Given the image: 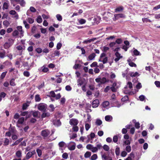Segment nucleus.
<instances>
[{
    "mask_svg": "<svg viewBox=\"0 0 160 160\" xmlns=\"http://www.w3.org/2000/svg\"><path fill=\"white\" fill-rule=\"evenodd\" d=\"M50 132L48 129H45L42 130L41 132L40 135L43 139L47 138L49 136Z\"/></svg>",
    "mask_w": 160,
    "mask_h": 160,
    "instance_id": "nucleus-1",
    "label": "nucleus"
},
{
    "mask_svg": "<svg viewBox=\"0 0 160 160\" xmlns=\"http://www.w3.org/2000/svg\"><path fill=\"white\" fill-rule=\"evenodd\" d=\"M47 108V105L43 103H39L38 106V109L42 112H45Z\"/></svg>",
    "mask_w": 160,
    "mask_h": 160,
    "instance_id": "nucleus-2",
    "label": "nucleus"
},
{
    "mask_svg": "<svg viewBox=\"0 0 160 160\" xmlns=\"http://www.w3.org/2000/svg\"><path fill=\"white\" fill-rule=\"evenodd\" d=\"M78 123V120L76 118H72L69 121V123L71 125L77 126Z\"/></svg>",
    "mask_w": 160,
    "mask_h": 160,
    "instance_id": "nucleus-3",
    "label": "nucleus"
},
{
    "mask_svg": "<svg viewBox=\"0 0 160 160\" xmlns=\"http://www.w3.org/2000/svg\"><path fill=\"white\" fill-rule=\"evenodd\" d=\"M35 154H36V152L35 150L32 151H29L27 153L25 157L27 158V159H29Z\"/></svg>",
    "mask_w": 160,
    "mask_h": 160,
    "instance_id": "nucleus-4",
    "label": "nucleus"
},
{
    "mask_svg": "<svg viewBox=\"0 0 160 160\" xmlns=\"http://www.w3.org/2000/svg\"><path fill=\"white\" fill-rule=\"evenodd\" d=\"M99 104V101L98 99L93 100L92 103V107L93 108L97 107Z\"/></svg>",
    "mask_w": 160,
    "mask_h": 160,
    "instance_id": "nucleus-5",
    "label": "nucleus"
},
{
    "mask_svg": "<svg viewBox=\"0 0 160 160\" xmlns=\"http://www.w3.org/2000/svg\"><path fill=\"white\" fill-rule=\"evenodd\" d=\"M16 28L18 32H20V37H23L24 36V32L22 30V27L21 26H18Z\"/></svg>",
    "mask_w": 160,
    "mask_h": 160,
    "instance_id": "nucleus-6",
    "label": "nucleus"
},
{
    "mask_svg": "<svg viewBox=\"0 0 160 160\" xmlns=\"http://www.w3.org/2000/svg\"><path fill=\"white\" fill-rule=\"evenodd\" d=\"M114 17V18L113 19V20L114 21L120 18H124L125 17V16L123 14L119 13L118 14H115Z\"/></svg>",
    "mask_w": 160,
    "mask_h": 160,
    "instance_id": "nucleus-7",
    "label": "nucleus"
},
{
    "mask_svg": "<svg viewBox=\"0 0 160 160\" xmlns=\"http://www.w3.org/2000/svg\"><path fill=\"white\" fill-rule=\"evenodd\" d=\"M53 124L57 127H59L61 125V122L59 119H55L53 121Z\"/></svg>",
    "mask_w": 160,
    "mask_h": 160,
    "instance_id": "nucleus-8",
    "label": "nucleus"
},
{
    "mask_svg": "<svg viewBox=\"0 0 160 160\" xmlns=\"http://www.w3.org/2000/svg\"><path fill=\"white\" fill-rule=\"evenodd\" d=\"M15 156L18 158H21L22 156L21 151L20 150L17 151L15 153Z\"/></svg>",
    "mask_w": 160,
    "mask_h": 160,
    "instance_id": "nucleus-9",
    "label": "nucleus"
},
{
    "mask_svg": "<svg viewBox=\"0 0 160 160\" xmlns=\"http://www.w3.org/2000/svg\"><path fill=\"white\" fill-rule=\"evenodd\" d=\"M102 158H103L104 160H112L111 157L107 156L105 153L102 155Z\"/></svg>",
    "mask_w": 160,
    "mask_h": 160,
    "instance_id": "nucleus-10",
    "label": "nucleus"
},
{
    "mask_svg": "<svg viewBox=\"0 0 160 160\" xmlns=\"http://www.w3.org/2000/svg\"><path fill=\"white\" fill-rule=\"evenodd\" d=\"M124 9V8L122 6H120L119 7L115 9V12H122Z\"/></svg>",
    "mask_w": 160,
    "mask_h": 160,
    "instance_id": "nucleus-11",
    "label": "nucleus"
},
{
    "mask_svg": "<svg viewBox=\"0 0 160 160\" xmlns=\"http://www.w3.org/2000/svg\"><path fill=\"white\" fill-rule=\"evenodd\" d=\"M50 113L49 112H43L41 115V118H42L46 117H48L50 116Z\"/></svg>",
    "mask_w": 160,
    "mask_h": 160,
    "instance_id": "nucleus-12",
    "label": "nucleus"
},
{
    "mask_svg": "<svg viewBox=\"0 0 160 160\" xmlns=\"http://www.w3.org/2000/svg\"><path fill=\"white\" fill-rule=\"evenodd\" d=\"M129 74L131 77H135L139 75V74L137 72H136L135 73H134L133 72H130L129 73Z\"/></svg>",
    "mask_w": 160,
    "mask_h": 160,
    "instance_id": "nucleus-13",
    "label": "nucleus"
},
{
    "mask_svg": "<svg viewBox=\"0 0 160 160\" xmlns=\"http://www.w3.org/2000/svg\"><path fill=\"white\" fill-rule=\"evenodd\" d=\"M38 111H31L30 113L32 114L34 117H37L38 116Z\"/></svg>",
    "mask_w": 160,
    "mask_h": 160,
    "instance_id": "nucleus-14",
    "label": "nucleus"
},
{
    "mask_svg": "<svg viewBox=\"0 0 160 160\" xmlns=\"http://www.w3.org/2000/svg\"><path fill=\"white\" fill-rule=\"evenodd\" d=\"M96 39V38H92V39H90L88 40H85V41H83V42L82 43H83L87 44L88 43H90V42H92L94 41Z\"/></svg>",
    "mask_w": 160,
    "mask_h": 160,
    "instance_id": "nucleus-15",
    "label": "nucleus"
},
{
    "mask_svg": "<svg viewBox=\"0 0 160 160\" xmlns=\"http://www.w3.org/2000/svg\"><path fill=\"white\" fill-rule=\"evenodd\" d=\"M9 144V139L7 138H5L4 139V141L3 142V145L4 146H7Z\"/></svg>",
    "mask_w": 160,
    "mask_h": 160,
    "instance_id": "nucleus-16",
    "label": "nucleus"
},
{
    "mask_svg": "<svg viewBox=\"0 0 160 160\" xmlns=\"http://www.w3.org/2000/svg\"><path fill=\"white\" fill-rule=\"evenodd\" d=\"M11 46L10 43L6 42L4 45V48L5 49H8Z\"/></svg>",
    "mask_w": 160,
    "mask_h": 160,
    "instance_id": "nucleus-17",
    "label": "nucleus"
},
{
    "mask_svg": "<svg viewBox=\"0 0 160 160\" xmlns=\"http://www.w3.org/2000/svg\"><path fill=\"white\" fill-rule=\"evenodd\" d=\"M91 155V152H89V151H87L85 153L84 155V157L85 158H89L90 157Z\"/></svg>",
    "mask_w": 160,
    "mask_h": 160,
    "instance_id": "nucleus-18",
    "label": "nucleus"
},
{
    "mask_svg": "<svg viewBox=\"0 0 160 160\" xmlns=\"http://www.w3.org/2000/svg\"><path fill=\"white\" fill-rule=\"evenodd\" d=\"M24 120V118L23 117H22L19 118L17 121V123L19 124H22L23 123Z\"/></svg>",
    "mask_w": 160,
    "mask_h": 160,
    "instance_id": "nucleus-19",
    "label": "nucleus"
},
{
    "mask_svg": "<svg viewBox=\"0 0 160 160\" xmlns=\"http://www.w3.org/2000/svg\"><path fill=\"white\" fill-rule=\"evenodd\" d=\"M96 56V55L95 53H92L90 54L88 57V59L89 60H92Z\"/></svg>",
    "mask_w": 160,
    "mask_h": 160,
    "instance_id": "nucleus-20",
    "label": "nucleus"
},
{
    "mask_svg": "<svg viewBox=\"0 0 160 160\" xmlns=\"http://www.w3.org/2000/svg\"><path fill=\"white\" fill-rule=\"evenodd\" d=\"M23 66L24 67H28V68H26L27 70H29L30 69V68L29 67L28 62H24L23 63Z\"/></svg>",
    "mask_w": 160,
    "mask_h": 160,
    "instance_id": "nucleus-21",
    "label": "nucleus"
},
{
    "mask_svg": "<svg viewBox=\"0 0 160 160\" xmlns=\"http://www.w3.org/2000/svg\"><path fill=\"white\" fill-rule=\"evenodd\" d=\"M35 101L36 102H38L40 101L41 98L39 94H37L35 96Z\"/></svg>",
    "mask_w": 160,
    "mask_h": 160,
    "instance_id": "nucleus-22",
    "label": "nucleus"
},
{
    "mask_svg": "<svg viewBox=\"0 0 160 160\" xmlns=\"http://www.w3.org/2000/svg\"><path fill=\"white\" fill-rule=\"evenodd\" d=\"M9 7V4L7 2H5L4 3L2 8L3 10L5 9H8Z\"/></svg>",
    "mask_w": 160,
    "mask_h": 160,
    "instance_id": "nucleus-23",
    "label": "nucleus"
},
{
    "mask_svg": "<svg viewBox=\"0 0 160 160\" xmlns=\"http://www.w3.org/2000/svg\"><path fill=\"white\" fill-rule=\"evenodd\" d=\"M29 106V105L27 103H25L23 104L22 109V110H24L27 108Z\"/></svg>",
    "mask_w": 160,
    "mask_h": 160,
    "instance_id": "nucleus-24",
    "label": "nucleus"
},
{
    "mask_svg": "<svg viewBox=\"0 0 160 160\" xmlns=\"http://www.w3.org/2000/svg\"><path fill=\"white\" fill-rule=\"evenodd\" d=\"M38 156L39 157H41L42 155V151L39 149H37L36 150Z\"/></svg>",
    "mask_w": 160,
    "mask_h": 160,
    "instance_id": "nucleus-25",
    "label": "nucleus"
},
{
    "mask_svg": "<svg viewBox=\"0 0 160 160\" xmlns=\"http://www.w3.org/2000/svg\"><path fill=\"white\" fill-rule=\"evenodd\" d=\"M102 148L103 149L106 151H109L110 149L108 145L106 144L104 145L102 147Z\"/></svg>",
    "mask_w": 160,
    "mask_h": 160,
    "instance_id": "nucleus-26",
    "label": "nucleus"
},
{
    "mask_svg": "<svg viewBox=\"0 0 160 160\" xmlns=\"http://www.w3.org/2000/svg\"><path fill=\"white\" fill-rule=\"evenodd\" d=\"M129 100V98L128 96H125L124 97H122L121 100L122 102H125L128 101Z\"/></svg>",
    "mask_w": 160,
    "mask_h": 160,
    "instance_id": "nucleus-27",
    "label": "nucleus"
},
{
    "mask_svg": "<svg viewBox=\"0 0 160 160\" xmlns=\"http://www.w3.org/2000/svg\"><path fill=\"white\" fill-rule=\"evenodd\" d=\"M23 23L25 25V27L27 29H28L30 28V25L29 24H28L27 22L25 21L24 20L23 21Z\"/></svg>",
    "mask_w": 160,
    "mask_h": 160,
    "instance_id": "nucleus-28",
    "label": "nucleus"
},
{
    "mask_svg": "<svg viewBox=\"0 0 160 160\" xmlns=\"http://www.w3.org/2000/svg\"><path fill=\"white\" fill-rule=\"evenodd\" d=\"M56 17L57 20L59 21H61L62 20V16L59 14H58L56 15Z\"/></svg>",
    "mask_w": 160,
    "mask_h": 160,
    "instance_id": "nucleus-29",
    "label": "nucleus"
},
{
    "mask_svg": "<svg viewBox=\"0 0 160 160\" xmlns=\"http://www.w3.org/2000/svg\"><path fill=\"white\" fill-rule=\"evenodd\" d=\"M78 86H81L84 83L83 81L80 79H79L78 80Z\"/></svg>",
    "mask_w": 160,
    "mask_h": 160,
    "instance_id": "nucleus-30",
    "label": "nucleus"
},
{
    "mask_svg": "<svg viewBox=\"0 0 160 160\" xmlns=\"http://www.w3.org/2000/svg\"><path fill=\"white\" fill-rule=\"evenodd\" d=\"M15 79L13 78L10 81V84L11 86H15L16 84L14 82Z\"/></svg>",
    "mask_w": 160,
    "mask_h": 160,
    "instance_id": "nucleus-31",
    "label": "nucleus"
},
{
    "mask_svg": "<svg viewBox=\"0 0 160 160\" xmlns=\"http://www.w3.org/2000/svg\"><path fill=\"white\" fill-rule=\"evenodd\" d=\"M108 61V58L107 57H105L103 60L102 61L101 60V59H99V62H102L103 64H105Z\"/></svg>",
    "mask_w": 160,
    "mask_h": 160,
    "instance_id": "nucleus-32",
    "label": "nucleus"
},
{
    "mask_svg": "<svg viewBox=\"0 0 160 160\" xmlns=\"http://www.w3.org/2000/svg\"><path fill=\"white\" fill-rule=\"evenodd\" d=\"M19 34V32L18 31L15 30L12 33V35L14 37H16Z\"/></svg>",
    "mask_w": 160,
    "mask_h": 160,
    "instance_id": "nucleus-33",
    "label": "nucleus"
},
{
    "mask_svg": "<svg viewBox=\"0 0 160 160\" xmlns=\"http://www.w3.org/2000/svg\"><path fill=\"white\" fill-rule=\"evenodd\" d=\"M120 148L119 147H117L115 149V153L117 156H119L120 154Z\"/></svg>",
    "mask_w": 160,
    "mask_h": 160,
    "instance_id": "nucleus-34",
    "label": "nucleus"
},
{
    "mask_svg": "<svg viewBox=\"0 0 160 160\" xmlns=\"http://www.w3.org/2000/svg\"><path fill=\"white\" fill-rule=\"evenodd\" d=\"M5 51L4 50H3L2 52H0V58H3L5 57Z\"/></svg>",
    "mask_w": 160,
    "mask_h": 160,
    "instance_id": "nucleus-35",
    "label": "nucleus"
},
{
    "mask_svg": "<svg viewBox=\"0 0 160 160\" xmlns=\"http://www.w3.org/2000/svg\"><path fill=\"white\" fill-rule=\"evenodd\" d=\"M42 19L40 16H39L36 19V21L38 23H40L42 22Z\"/></svg>",
    "mask_w": 160,
    "mask_h": 160,
    "instance_id": "nucleus-36",
    "label": "nucleus"
},
{
    "mask_svg": "<svg viewBox=\"0 0 160 160\" xmlns=\"http://www.w3.org/2000/svg\"><path fill=\"white\" fill-rule=\"evenodd\" d=\"M96 124L98 126L100 125L102 123V121L99 119H97L96 122Z\"/></svg>",
    "mask_w": 160,
    "mask_h": 160,
    "instance_id": "nucleus-37",
    "label": "nucleus"
},
{
    "mask_svg": "<svg viewBox=\"0 0 160 160\" xmlns=\"http://www.w3.org/2000/svg\"><path fill=\"white\" fill-rule=\"evenodd\" d=\"M107 82L108 81H107L105 77L102 78V79H101V84H104Z\"/></svg>",
    "mask_w": 160,
    "mask_h": 160,
    "instance_id": "nucleus-38",
    "label": "nucleus"
},
{
    "mask_svg": "<svg viewBox=\"0 0 160 160\" xmlns=\"http://www.w3.org/2000/svg\"><path fill=\"white\" fill-rule=\"evenodd\" d=\"M98 158V156L97 154H93L91 158V160H95Z\"/></svg>",
    "mask_w": 160,
    "mask_h": 160,
    "instance_id": "nucleus-39",
    "label": "nucleus"
},
{
    "mask_svg": "<svg viewBox=\"0 0 160 160\" xmlns=\"http://www.w3.org/2000/svg\"><path fill=\"white\" fill-rule=\"evenodd\" d=\"M7 72L6 71L2 73L0 77V78L1 79H3L5 77Z\"/></svg>",
    "mask_w": 160,
    "mask_h": 160,
    "instance_id": "nucleus-40",
    "label": "nucleus"
},
{
    "mask_svg": "<svg viewBox=\"0 0 160 160\" xmlns=\"http://www.w3.org/2000/svg\"><path fill=\"white\" fill-rule=\"evenodd\" d=\"M28 22L30 24H32L34 22V19L31 18H28L27 19Z\"/></svg>",
    "mask_w": 160,
    "mask_h": 160,
    "instance_id": "nucleus-41",
    "label": "nucleus"
},
{
    "mask_svg": "<svg viewBox=\"0 0 160 160\" xmlns=\"http://www.w3.org/2000/svg\"><path fill=\"white\" fill-rule=\"evenodd\" d=\"M97 144H96V147L98 148V149H100L102 148V147L101 144L100 143L98 142H97Z\"/></svg>",
    "mask_w": 160,
    "mask_h": 160,
    "instance_id": "nucleus-42",
    "label": "nucleus"
},
{
    "mask_svg": "<svg viewBox=\"0 0 160 160\" xmlns=\"http://www.w3.org/2000/svg\"><path fill=\"white\" fill-rule=\"evenodd\" d=\"M125 150L128 152H130L131 150V147L129 145L127 146L126 147Z\"/></svg>",
    "mask_w": 160,
    "mask_h": 160,
    "instance_id": "nucleus-43",
    "label": "nucleus"
},
{
    "mask_svg": "<svg viewBox=\"0 0 160 160\" xmlns=\"http://www.w3.org/2000/svg\"><path fill=\"white\" fill-rule=\"evenodd\" d=\"M65 101L66 99L64 97H63L61 98L60 100V103L62 105L64 104L65 103Z\"/></svg>",
    "mask_w": 160,
    "mask_h": 160,
    "instance_id": "nucleus-44",
    "label": "nucleus"
},
{
    "mask_svg": "<svg viewBox=\"0 0 160 160\" xmlns=\"http://www.w3.org/2000/svg\"><path fill=\"white\" fill-rule=\"evenodd\" d=\"M110 118H112V117L110 115H107L105 117V120L107 121H110L111 120H110Z\"/></svg>",
    "mask_w": 160,
    "mask_h": 160,
    "instance_id": "nucleus-45",
    "label": "nucleus"
},
{
    "mask_svg": "<svg viewBox=\"0 0 160 160\" xmlns=\"http://www.w3.org/2000/svg\"><path fill=\"white\" fill-rule=\"evenodd\" d=\"M23 74L24 76L28 77L30 76V73L29 72L27 71H24L23 72Z\"/></svg>",
    "mask_w": 160,
    "mask_h": 160,
    "instance_id": "nucleus-46",
    "label": "nucleus"
},
{
    "mask_svg": "<svg viewBox=\"0 0 160 160\" xmlns=\"http://www.w3.org/2000/svg\"><path fill=\"white\" fill-rule=\"evenodd\" d=\"M72 130L73 132H77L78 130V128L77 126H74L72 128Z\"/></svg>",
    "mask_w": 160,
    "mask_h": 160,
    "instance_id": "nucleus-47",
    "label": "nucleus"
},
{
    "mask_svg": "<svg viewBox=\"0 0 160 160\" xmlns=\"http://www.w3.org/2000/svg\"><path fill=\"white\" fill-rule=\"evenodd\" d=\"M122 42V40L121 38H118L116 39L115 41L116 43H117L118 44H121Z\"/></svg>",
    "mask_w": 160,
    "mask_h": 160,
    "instance_id": "nucleus-48",
    "label": "nucleus"
},
{
    "mask_svg": "<svg viewBox=\"0 0 160 160\" xmlns=\"http://www.w3.org/2000/svg\"><path fill=\"white\" fill-rule=\"evenodd\" d=\"M118 141V136L116 135H114L113 138V141L115 143H116Z\"/></svg>",
    "mask_w": 160,
    "mask_h": 160,
    "instance_id": "nucleus-49",
    "label": "nucleus"
},
{
    "mask_svg": "<svg viewBox=\"0 0 160 160\" xmlns=\"http://www.w3.org/2000/svg\"><path fill=\"white\" fill-rule=\"evenodd\" d=\"M19 4L21 6L24 7L26 4V2L24 0H21Z\"/></svg>",
    "mask_w": 160,
    "mask_h": 160,
    "instance_id": "nucleus-50",
    "label": "nucleus"
},
{
    "mask_svg": "<svg viewBox=\"0 0 160 160\" xmlns=\"http://www.w3.org/2000/svg\"><path fill=\"white\" fill-rule=\"evenodd\" d=\"M128 64L131 67H137L136 64L134 62H129Z\"/></svg>",
    "mask_w": 160,
    "mask_h": 160,
    "instance_id": "nucleus-51",
    "label": "nucleus"
},
{
    "mask_svg": "<svg viewBox=\"0 0 160 160\" xmlns=\"http://www.w3.org/2000/svg\"><path fill=\"white\" fill-rule=\"evenodd\" d=\"M75 145H73L70 147H68V149L71 151L75 149Z\"/></svg>",
    "mask_w": 160,
    "mask_h": 160,
    "instance_id": "nucleus-52",
    "label": "nucleus"
},
{
    "mask_svg": "<svg viewBox=\"0 0 160 160\" xmlns=\"http://www.w3.org/2000/svg\"><path fill=\"white\" fill-rule=\"evenodd\" d=\"M62 157L63 158L66 159L68 157V155L66 152L64 153L62 155Z\"/></svg>",
    "mask_w": 160,
    "mask_h": 160,
    "instance_id": "nucleus-53",
    "label": "nucleus"
},
{
    "mask_svg": "<svg viewBox=\"0 0 160 160\" xmlns=\"http://www.w3.org/2000/svg\"><path fill=\"white\" fill-rule=\"evenodd\" d=\"M134 55L136 56H138L140 54V52H139L137 50L135 49L133 52Z\"/></svg>",
    "mask_w": 160,
    "mask_h": 160,
    "instance_id": "nucleus-54",
    "label": "nucleus"
},
{
    "mask_svg": "<svg viewBox=\"0 0 160 160\" xmlns=\"http://www.w3.org/2000/svg\"><path fill=\"white\" fill-rule=\"evenodd\" d=\"M3 25L6 27H8L9 24V22L7 20L4 21L3 22Z\"/></svg>",
    "mask_w": 160,
    "mask_h": 160,
    "instance_id": "nucleus-55",
    "label": "nucleus"
},
{
    "mask_svg": "<svg viewBox=\"0 0 160 160\" xmlns=\"http://www.w3.org/2000/svg\"><path fill=\"white\" fill-rule=\"evenodd\" d=\"M36 51L38 53H40L42 51V48H38L36 49Z\"/></svg>",
    "mask_w": 160,
    "mask_h": 160,
    "instance_id": "nucleus-56",
    "label": "nucleus"
},
{
    "mask_svg": "<svg viewBox=\"0 0 160 160\" xmlns=\"http://www.w3.org/2000/svg\"><path fill=\"white\" fill-rule=\"evenodd\" d=\"M78 22L80 24H82L85 23L86 22V21L84 19H81L79 20Z\"/></svg>",
    "mask_w": 160,
    "mask_h": 160,
    "instance_id": "nucleus-57",
    "label": "nucleus"
},
{
    "mask_svg": "<svg viewBox=\"0 0 160 160\" xmlns=\"http://www.w3.org/2000/svg\"><path fill=\"white\" fill-rule=\"evenodd\" d=\"M44 86V82H43L42 83H41V85L38 86L37 87L38 89L39 90L41 89L42 88H43Z\"/></svg>",
    "mask_w": 160,
    "mask_h": 160,
    "instance_id": "nucleus-58",
    "label": "nucleus"
},
{
    "mask_svg": "<svg viewBox=\"0 0 160 160\" xmlns=\"http://www.w3.org/2000/svg\"><path fill=\"white\" fill-rule=\"evenodd\" d=\"M65 145V143L63 141L59 142L58 143V145L59 147H63Z\"/></svg>",
    "mask_w": 160,
    "mask_h": 160,
    "instance_id": "nucleus-59",
    "label": "nucleus"
},
{
    "mask_svg": "<svg viewBox=\"0 0 160 160\" xmlns=\"http://www.w3.org/2000/svg\"><path fill=\"white\" fill-rule=\"evenodd\" d=\"M36 29V27L35 26H33L31 29V32L33 33H34L35 32Z\"/></svg>",
    "mask_w": 160,
    "mask_h": 160,
    "instance_id": "nucleus-60",
    "label": "nucleus"
},
{
    "mask_svg": "<svg viewBox=\"0 0 160 160\" xmlns=\"http://www.w3.org/2000/svg\"><path fill=\"white\" fill-rule=\"evenodd\" d=\"M51 96L52 97L55 98L56 97V94L53 91H51L50 92Z\"/></svg>",
    "mask_w": 160,
    "mask_h": 160,
    "instance_id": "nucleus-61",
    "label": "nucleus"
},
{
    "mask_svg": "<svg viewBox=\"0 0 160 160\" xmlns=\"http://www.w3.org/2000/svg\"><path fill=\"white\" fill-rule=\"evenodd\" d=\"M91 151L93 152H97L98 151V148L96 147H92Z\"/></svg>",
    "mask_w": 160,
    "mask_h": 160,
    "instance_id": "nucleus-62",
    "label": "nucleus"
},
{
    "mask_svg": "<svg viewBox=\"0 0 160 160\" xmlns=\"http://www.w3.org/2000/svg\"><path fill=\"white\" fill-rule=\"evenodd\" d=\"M62 46V44L61 43H58L57 45V49L58 50L60 49L61 48Z\"/></svg>",
    "mask_w": 160,
    "mask_h": 160,
    "instance_id": "nucleus-63",
    "label": "nucleus"
},
{
    "mask_svg": "<svg viewBox=\"0 0 160 160\" xmlns=\"http://www.w3.org/2000/svg\"><path fill=\"white\" fill-rule=\"evenodd\" d=\"M6 32L5 29H2L0 30V34L1 35H3L5 34Z\"/></svg>",
    "mask_w": 160,
    "mask_h": 160,
    "instance_id": "nucleus-64",
    "label": "nucleus"
}]
</instances>
